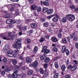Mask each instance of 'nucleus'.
Returning a JSON list of instances; mask_svg holds the SVG:
<instances>
[{
  "instance_id": "nucleus-1",
  "label": "nucleus",
  "mask_w": 78,
  "mask_h": 78,
  "mask_svg": "<svg viewBox=\"0 0 78 78\" xmlns=\"http://www.w3.org/2000/svg\"><path fill=\"white\" fill-rule=\"evenodd\" d=\"M16 32H9L8 33L5 32V33L1 35V37L4 40L7 41H10L11 39H14L17 37Z\"/></svg>"
},
{
  "instance_id": "nucleus-2",
  "label": "nucleus",
  "mask_w": 78,
  "mask_h": 78,
  "mask_svg": "<svg viewBox=\"0 0 78 78\" xmlns=\"http://www.w3.org/2000/svg\"><path fill=\"white\" fill-rule=\"evenodd\" d=\"M22 39L19 38L15 40V44L14 48H19L21 47V42Z\"/></svg>"
},
{
  "instance_id": "nucleus-3",
  "label": "nucleus",
  "mask_w": 78,
  "mask_h": 78,
  "mask_svg": "<svg viewBox=\"0 0 78 78\" xmlns=\"http://www.w3.org/2000/svg\"><path fill=\"white\" fill-rule=\"evenodd\" d=\"M66 17L67 20H69V21H73L74 19H75V15L72 14L67 15L66 16Z\"/></svg>"
},
{
  "instance_id": "nucleus-4",
  "label": "nucleus",
  "mask_w": 78,
  "mask_h": 78,
  "mask_svg": "<svg viewBox=\"0 0 78 78\" xmlns=\"http://www.w3.org/2000/svg\"><path fill=\"white\" fill-rule=\"evenodd\" d=\"M38 64H39L38 62H37V61H36L34 62L32 64L30 63L29 64V67H33L34 68H36V67H37Z\"/></svg>"
},
{
  "instance_id": "nucleus-5",
  "label": "nucleus",
  "mask_w": 78,
  "mask_h": 78,
  "mask_svg": "<svg viewBox=\"0 0 78 78\" xmlns=\"http://www.w3.org/2000/svg\"><path fill=\"white\" fill-rule=\"evenodd\" d=\"M14 53V51L12 50H10L8 51L7 53H6V55L7 56H9V57H11V55H12Z\"/></svg>"
},
{
  "instance_id": "nucleus-6",
  "label": "nucleus",
  "mask_w": 78,
  "mask_h": 78,
  "mask_svg": "<svg viewBox=\"0 0 78 78\" xmlns=\"http://www.w3.org/2000/svg\"><path fill=\"white\" fill-rule=\"evenodd\" d=\"M44 72L45 73L43 75V77L44 78H46L48 75V69H45Z\"/></svg>"
},
{
  "instance_id": "nucleus-7",
  "label": "nucleus",
  "mask_w": 78,
  "mask_h": 78,
  "mask_svg": "<svg viewBox=\"0 0 78 78\" xmlns=\"http://www.w3.org/2000/svg\"><path fill=\"white\" fill-rule=\"evenodd\" d=\"M6 22L8 24H12V23H14V20L12 19H8L6 20Z\"/></svg>"
},
{
  "instance_id": "nucleus-8",
  "label": "nucleus",
  "mask_w": 78,
  "mask_h": 78,
  "mask_svg": "<svg viewBox=\"0 0 78 78\" xmlns=\"http://www.w3.org/2000/svg\"><path fill=\"white\" fill-rule=\"evenodd\" d=\"M31 9L32 10L36 11L37 9V6L35 5H32L31 6Z\"/></svg>"
},
{
  "instance_id": "nucleus-9",
  "label": "nucleus",
  "mask_w": 78,
  "mask_h": 78,
  "mask_svg": "<svg viewBox=\"0 0 78 78\" xmlns=\"http://www.w3.org/2000/svg\"><path fill=\"white\" fill-rule=\"evenodd\" d=\"M31 27L32 28H36L37 27V24L36 23H32L31 24Z\"/></svg>"
},
{
  "instance_id": "nucleus-10",
  "label": "nucleus",
  "mask_w": 78,
  "mask_h": 78,
  "mask_svg": "<svg viewBox=\"0 0 78 78\" xmlns=\"http://www.w3.org/2000/svg\"><path fill=\"white\" fill-rule=\"evenodd\" d=\"M66 50V47L65 46H63L62 47V52L63 53H64Z\"/></svg>"
},
{
  "instance_id": "nucleus-11",
  "label": "nucleus",
  "mask_w": 78,
  "mask_h": 78,
  "mask_svg": "<svg viewBox=\"0 0 78 78\" xmlns=\"http://www.w3.org/2000/svg\"><path fill=\"white\" fill-rule=\"evenodd\" d=\"M12 78H17L18 77L17 74L16 73H14L12 75Z\"/></svg>"
},
{
  "instance_id": "nucleus-12",
  "label": "nucleus",
  "mask_w": 78,
  "mask_h": 78,
  "mask_svg": "<svg viewBox=\"0 0 78 78\" xmlns=\"http://www.w3.org/2000/svg\"><path fill=\"white\" fill-rule=\"evenodd\" d=\"M26 60L27 63H30L31 62V59L29 57H27L26 58Z\"/></svg>"
},
{
  "instance_id": "nucleus-13",
  "label": "nucleus",
  "mask_w": 78,
  "mask_h": 78,
  "mask_svg": "<svg viewBox=\"0 0 78 78\" xmlns=\"http://www.w3.org/2000/svg\"><path fill=\"white\" fill-rule=\"evenodd\" d=\"M52 21L54 22H57L58 21V18L57 17H54L53 18Z\"/></svg>"
},
{
  "instance_id": "nucleus-14",
  "label": "nucleus",
  "mask_w": 78,
  "mask_h": 78,
  "mask_svg": "<svg viewBox=\"0 0 78 78\" xmlns=\"http://www.w3.org/2000/svg\"><path fill=\"white\" fill-rule=\"evenodd\" d=\"M33 73V70L29 69L27 75H32Z\"/></svg>"
},
{
  "instance_id": "nucleus-15",
  "label": "nucleus",
  "mask_w": 78,
  "mask_h": 78,
  "mask_svg": "<svg viewBox=\"0 0 78 78\" xmlns=\"http://www.w3.org/2000/svg\"><path fill=\"white\" fill-rule=\"evenodd\" d=\"M23 52L21 54L18 55V56L19 57V58H20V59L23 60L24 59V58H23Z\"/></svg>"
},
{
  "instance_id": "nucleus-16",
  "label": "nucleus",
  "mask_w": 78,
  "mask_h": 78,
  "mask_svg": "<svg viewBox=\"0 0 78 78\" xmlns=\"http://www.w3.org/2000/svg\"><path fill=\"white\" fill-rule=\"evenodd\" d=\"M37 50H38L37 46H35L33 50V53H36L37 52Z\"/></svg>"
},
{
  "instance_id": "nucleus-17",
  "label": "nucleus",
  "mask_w": 78,
  "mask_h": 78,
  "mask_svg": "<svg viewBox=\"0 0 78 78\" xmlns=\"http://www.w3.org/2000/svg\"><path fill=\"white\" fill-rule=\"evenodd\" d=\"M77 68V67L76 66H72L71 68V71H74L75 70H76V69Z\"/></svg>"
},
{
  "instance_id": "nucleus-18",
  "label": "nucleus",
  "mask_w": 78,
  "mask_h": 78,
  "mask_svg": "<svg viewBox=\"0 0 78 78\" xmlns=\"http://www.w3.org/2000/svg\"><path fill=\"white\" fill-rule=\"evenodd\" d=\"M62 21L63 23H66L67 22V18L66 17H63L62 19Z\"/></svg>"
},
{
  "instance_id": "nucleus-19",
  "label": "nucleus",
  "mask_w": 78,
  "mask_h": 78,
  "mask_svg": "<svg viewBox=\"0 0 78 78\" xmlns=\"http://www.w3.org/2000/svg\"><path fill=\"white\" fill-rule=\"evenodd\" d=\"M52 41L54 42H57L58 41V40L55 37H51Z\"/></svg>"
},
{
  "instance_id": "nucleus-20",
  "label": "nucleus",
  "mask_w": 78,
  "mask_h": 78,
  "mask_svg": "<svg viewBox=\"0 0 78 78\" xmlns=\"http://www.w3.org/2000/svg\"><path fill=\"white\" fill-rule=\"evenodd\" d=\"M62 70L63 72H65L66 70V65H63L61 67Z\"/></svg>"
},
{
  "instance_id": "nucleus-21",
  "label": "nucleus",
  "mask_w": 78,
  "mask_h": 78,
  "mask_svg": "<svg viewBox=\"0 0 78 78\" xmlns=\"http://www.w3.org/2000/svg\"><path fill=\"white\" fill-rule=\"evenodd\" d=\"M53 12V9H50L47 11V13L48 14H51Z\"/></svg>"
},
{
  "instance_id": "nucleus-22",
  "label": "nucleus",
  "mask_w": 78,
  "mask_h": 78,
  "mask_svg": "<svg viewBox=\"0 0 78 78\" xmlns=\"http://www.w3.org/2000/svg\"><path fill=\"white\" fill-rule=\"evenodd\" d=\"M43 25L45 27H48L49 26V24L48 23L45 22L43 23Z\"/></svg>"
},
{
  "instance_id": "nucleus-23",
  "label": "nucleus",
  "mask_w": 78,
  "mask_h": 78,
  "mask_svg": "<svg viewBox=\"0 0 78 78\" xmlns=\"http://www.w3.org/2000/svg\"><path fill=\"white\" fill-rule=\"evenodd\" d=\"M43 4L44 5H45V6H48L49 5V3H48V2H46V1H44L43 2Z\"/></svg>"
},
{
  "instance_id": "nucleus-24",
  "label": "nucleus",
  "mask_w": 78,
  "mask_h": 78,
  "mask_svg": "<svg viewBox=\"0 0 78 78\" xmlns=\"http://www.w3.org/2000/svg\"><path fill=\"white\" fill-rule=\"evenodd\" d=\"M44 52V55H47L48 53H50V50L47 49V50H45Z\"/></svg>"
},
{
  "instance_id": "nucleus-25",
  "label": "nucleus",
  "mask_w": 78,
  "mask_h": 78,
  "mask_svg": "<svg viewBox=\"0 0 78 78\" xmlns=\"http://www.w3.org/2000/svg\"><path fill=\"white\" fill-rule=\"evenodd\" d=\"M48 50L47 49V46H45L43 47V49H42V50L41 51V52H42V53L43 52H44V51L45 50Z\"/></svg>"
},
{
  "instance_id": "nucleus-26",
  "label": "nucleus",
  "mask_w": 78,
  "mask_h": 78,
  "mask_svg": "<svg viewBox=\"0 0 78 78\" xmlns=\"http://www.w3.org/2000/svg\"><path fill=\"white\" fill-rule=\"evenodd\" d=\"M37 11L38 12H40L42 11V8L40 7H37Z\"/></svg>"
},
{
  "instance_id": "nucleus-27",
  "label": "nucleus",
  "mask_w": 78,
  "mask_h": 78,
  "mask_svg": "<svg viewBox=\"0 0 78 78\" xmlns=\"http://www.w3.org/2000/svg\"><path fill=\"white\" fill-rule=\"evenodd\" d=\"M48 10V8L45 7L43 8V12H47Z\"/></svg>"
},
{
  "instance_id": "nucleus-28",
  "label": "nucleus",
  "mask_w": 78,
  "mask_h": 78,
  "mask_svg": "<svg viewBox=\"0 0 78 78\" xmlns=\"http://www.w3.org/2000/svg\"><path fill=\"white\" fill-rule=\"evenodd\" d=\"M76 34L75 33L73 32L70 35V38H73L74 37V36Z\"/></svg>"
},
{
  "instance_id": "nucleus-29",
  "label": "nucleus",
  "mask_w": 78,
  "mask_h": 78,
  "mask_svg": "<svg viewBox=\"0 0 78 78\" xmlns=\"http://www.w3.org/2000/svg\"><path fill=\"white\" fill-rule=\"evenodd\" d=\"M59 77V74L58 73H55L54 76V78H58Z\"/></svg>"
},
{
  "instance_id": "nucleus-30",
  "label": "nucleus",
  "mask_w": 78,
  "mask_h": 78,
  "mask_svg": "<svg viewBox=\"0 0 78 78\" xmlns=\"http://www.w3.org/2000/svg\"><path fill=\"white\" fill-rule=\"evenodd\" d=\"M45 58L44 62H46V63H47V62H48L50 61V59L48 58Z\"/></svg>"
},
{
  "instance_id": "nucleus-31",
  "label": "nucleus",
  "mask_w": 78,
  "mask_h": 78,
  "mask_svg": "<svg viewBox=\"0 0 78 78\" xmlns=\"http://www.w3.org/2000/svg\"><path fill=\"white\" fill-rule=\"evenodd\" d=\"M40 72L41 74H44V70L42 68H40Z\"/></svg>"
},
{
  "instance_id": "nucleus-32",
  "label": "nucleus",
  "mask_w": 78,
  "mask_h": 78,
  "mask_svg": "<svg viewBox=\"0 0 78 78\" xmlns=\"http://www.w3.org/2000/svg\"><path fill=\"white\" fill-rule=\"evenodd\" d=\"M46 58V55H43L41 57V60H44V59H45Z\"/></svg>"
},
{
  "instance_id": "nucleus-33",
  "label": "nucleus",
  "mask_w": 78,
  "mask_h": 78,
  "mask_svg": "<svg viewBox=\"0 0 78 78\" xmlns=\"http://www.w3.org/2000/svg\"><path fill=\"white\" fill-rule=\"evenodd\" d=\"M15 9V8L14 7V6H12L11 8H10V11H13Z\"/></svg>"
},
{
  "instance_id": "nucleus-34",
  "label": "nucleus",
  "mask_w": 78,
  "mask_h": 78,
  "mask_svg": "<svg viewBox=\"0 0 78 78\" xmlns=\"http://www.w3.org/2000/svg\"><path fill=\"white\" fill-rule=\"evenodd\" d=\"M15 14L16 16H19V10H17L16 11Z\"/></svg>"
},
{
  "instance_id": "nucleus-35",
  "label": "nucleus",
  "mask_w": 78,
  "mask_h": 78,
  "mask_svg": "<svg viewBox=\"0 0 78 78\" xmlns=\"http://www.w3.org/2000/svg\"><path fill=\"white\" fill-rule=\"evenodd\" d=\"M65 51L66 55L67 56H69V54H70V52L69 51V50L68 49H66Z\"/></svg>"
},
{
  "instance_id": "nucleus-36",
  "label": "nucleus",
  "mask_w": 78,
  "mask_h": 78,
  "mask_svg": "<svg viewBox=\"0 0 78 78\" xmlns=\"http://www.w3.org/2000/svg\"><path fill=\"white\" fill-rule=\"evenodd\" d=\"M55 67L56 69H58L59 67V66L58 65V63L57 62H55Z\"/></svg>"
},
{
  "instance_id": "nucleus-37",
  "label": "nucleus",
  "mask_w": 78,
  "mask_h": 78,
  "mask_svg": "<svg viewBox=\"0 0 78 78\" xmlns=\"http://www.w3.org/2000/svg\"><path fill=\"white\" fill-rule=\"evenodd\" d=\"M52 51H55V52H57V51H58V50L56 48H52Z\"/></svg>"
},
{
  "instance_id": "nucleus-38",
  "label": "nucleus",
  "mask_w": 78,
  "mask_h": 78,
  "mask_svg": "<svg viewBox=\"0 0 78 78\" xmlns=\"http://www.w3.org/2000/svg\"><path fill=\"white\" fill-rule=\"evenodd\" d=\"M45 41V38L41 37L39 40L40 42H44Z\"/></svg>"
},
{
  "instance_id": "nucleus-39",
  "label": "nucleus",
  "mask_w": 78,
  "mask_h": 78,
  "mask_svg": "<svg viewBox=\"0 0 78 78\" xmlns=\"http://www.w3.org/2000/svg\"><path fill=\"white\" fill-rule=\"evenodd\" d=\"M13 64L15 65V64H16L17 63V61L16 60L14 59L12 61Z\"/></svg>"
},
{
  "instance_id": "nucleus-40",
  "label": "nucleus",
  "mask_w": 78,
  "mask_h": 78,
  "mask_svg": "<svg viewBox=\"0 0 78 78\" xmlns=\"http://www.w3.org/2000/svg\"><path fill=\"white\" fill-rule=\"evenodd\" d=\"M8 49H7L5 48H4L3 49V51L4 52V53H8Z\"/></svg>"
},
{
  "instance_id": "nucleus-41",
  "label": "nucleus",
  "mask_w": 78,
  "mask_h": 78,
  "mask_svg": "<svg viewBox=\"0 0 78 78\" xmlns=\"http://www.w3.org/2000/svg\"><path fill=\"white\" fill-rule=\"evenodd\" d=\"M70 7L71 9H75V5H72L70 6Z\"/></svg>"
},
{
  "instance_id": "nucleus-42",
  "label": "nucleus",
  "mask_w": 78,
  "mask_h": 78,
  "mask_svg": "<svg viewBox=\"0 0 78 78\" xmlns=\"http://www.w3.org/2000/svg\"><path fill=\"white\" fill-rule=\"evenodd\" d=\"M63 43L64 44H66L67 43V40L65 38H64L62 40Z\"/></svg>"
},
{
  "instance_id": "nucleus-43",
  "label": "nucleus",
  "mask_w": 78,
  "mask_h": 78,
  "mask_svg": "<svg viewBox=\"0 0 78 78\" xmlns=\"http://www.w3.org/2000/svg\"><path fill=\"white\" fill-rule=\"evenodd\" d=\"M25 42H27V43H30L31 40L29 38L25 40Z\"/></svg>"
},
{
  "instance_id": "nucleus-44",
  "label": "nucleus",
  "mask_w": 78,
  "mask_h": 78,
  "mask_svg": "<svg viewBox=\"0 0 78 78\" xmlns=\"http://www.w3.org/2000/svg\"><path fill=\"white\" fill-rule=\"evenodd\" d=\"M22 28L23 31H26L27 30V28L25 26L23 27Z\"/></svg>"
},
{
  "instance_id": "nucleus-45",
  "label": "nucleus",
  "mask_w": 78,
  "mask_h": 78,
  "mask_svg": "<svg viewBox=\"0 0 78 78\" xmlns=\"http://www.w3.org/2000/svg\"><path fill=\"white\" fill-rule=\"evenodd\" d=\"M74 41H78V37L76 36H75L73 38Z\"/></svg>"
},
{
  "instance_id": "nucleus-46",
  "label": "nucleus",
  "mask_w": 78,
  "mask_h": 78,
  "mask_svg": "<svg viewBox=\"0 0 78 78\" xmlns=\"http://www.w3.org/2000/svg\"><path fill=\"white\" fill-rule=\"evenodd\" d=\"M4 71L5 72H9V71H11V69L8 68H6L4 69Z\"/></svg>"
},
{
  "instance_id": "nucleus-47",
  "label": "nucleus",
  "mask_w": 78,
  "mask_h": 78,
  "mask_svg": "<svg viewBox=\"0 0 78 78\" xmlns=\"http://www.w3.org/2000/svg\"><path fill=\"white\" fill-rule=\"evenodd\" d=\"M52 16H53V17L55 16L56 17H57V18H59V16L56 13H54V14L52 15Z\"/></svg>"
},
{
  "instance_id": "nucleus-48",
  "label": "nucleus",
  "mask_w": 78,
  "mask_h": 78,
  "mask_svg": "<svg viewBox=\"0 0 78 78\" xmlns=\"http://www.w3.org/2000/svg\"><path fill=\"white\" fill-rule=\"evenodd\" d=\"M54 16V15H52L51 16H48L47 17V18L48 19H51V17H53Z\"/></svg>"
},
{
  "instance_id": "nucleus-49",
  "label": "nucleus",
  "mask_w": 78,
  "mask_h": 78,
  "mask_svg": "<svg viewBox=\"0 0 78 78\" xmlns=\"http://www.w3.org/2000/svg\"><path fill=\"white\" fill-rule=\"evenodd\" d=\"M6 48V49H7V50H8L9 49V45L8 44H6L5 45V47L4 48Z\"/></svg>"
},
{
  "instance_id": "nucleus-50",
  "label": "nucleus",
  "mask_w": 78,
  "mask_h": 78,
  "mask_svg": "<svg viewBox=\"0 0 78 78\" xmlns=\"http://www.w3.org/2000/svg\"><path fill=\"white\" fill-rule=\"evenodd\" d=\"M65 78H70V76L69 75H66L65 76Z\"/></svg>"
},
{
  "instance_id": "nucleus-51",
  "label": "nucleus",
  "mask_w": 78,
  "mask_h": 78,
  "mask_svg": "<svg viewBox=\"0 0 78 78\" xmlns=\"http://www.w3.org/2000/svg\"><path fill=\"white\" fill-rule=\"evenodd\" d=\"M9 14H7L5 15V18H9Z\"/></svg>"
},
{
  "instance_id": "nucleus-52",
  "label": "nucleus",
  "mask_w": 78,
  "mask_h": 78,
  "mask_svg": "<svg viewBox=\"0 0 78 78\" xmlns=\"http://www.w3.org/2000/svg\"><path fill=\"white\" fill-rule=\"evenodd\" d=\"M13 71H14V73H17L18 72V69H15L13 70Z\"/></svg>"
},
{
  "instance_id": "nucleus-53",
  "label": "nucleus",
  "mask_w": 78,
  "mask_h": 78,
  "mask_svg": "<svg viewBox=\"0 0 78 78\" xmlns=\"http://www.w3.org/2000/svg\"><path fill=\"white\" fill-rule=\"evenodd\" d=\"M19 66H18L17 65L15 66V69H17L18 70H19Z\"/></svg>"
},
{
  "instance_id": "nucleus-54",
  "label": "nucleus",
  "mask_w": 78,
  "mask_h": 78,
  "mask_svg": "<svg viewBox=\"0 0 78 78\" xmlns=\"http://www.w3.org/2000/svg\"><path fill=\"white\" fill-rule=\"evenodd\" d=\"M44 67L45 69H47L48 67V65L47 64H44Z\"/></svg>"
},
{
  "instance_id": "nucleus-55",
  "label": "nucleus",
  "mask_w": 78,
  "mask_h": 78,
  "mask_svg": "<svg viewBox=\"0 0 78 78\" xmlns=\"http://www.w3.org/2000/svg\"><path fill=\"white\" fill-rule=\"evenodd\" d=\"M51 26L52 27H55V25H56V23H52L51 24Z\"/></svg>"
},
{
  "instance_id": "nucleus-56",
  "label": "nucleus",
  "mask_w": 78,
  "mask_h": 78,
  "mask_svg": "<svg viewBox=\"0 0 78 78\" xmlns=\"http://www.w3.org/2000/svg\"><path fill=\"white\" fill-rule=\"evenodd\" d=\"M3 62H8V60H7V59L6 58H4L3 60Z\"/></svg>"
},
{
  "instance_id": "nucleus-57",
  "label": "nucleus",
  "mask_w": 78,
  "mask_h": 78,
  "mask_svg": "<svg viewBox=\"0 0 78 78\" xmlns=\"http://www.w3.org/2000/svg\"><path fill=\"white\" fill-rule=\"evenodd\" d=\"M72 65H69V66L67 67V68L68 69H71L72 68Z\"/></svg>"
},
{
  "instance_id": "nucleus-58",
  "label": "nucleus",
  "mask_w": 78,
  "mask_h": 78,
  "mask_svg": "<svg viewBox=\"0 0 78 78\" xmlns=\"http://www.w3.org/2000/svg\"><path fill=\"white\" fill-rule=\"evenodd\" d=\"M17 28L19 29V30L21 31V26H17Z\"/></svg>"
},
{
  "instance_id": "nucleus-59",
  "label": "nucleus",
  "mask_w": 78,
  "mask_h": 78,
  "mask_svg": "<svg viewBox=\"0 0 78 78\" xmlns=\"http://www.w3.org/2000/svg\"><path fill=\"white\" fill-rule=\"evenodd\" d=\"M41 22H45V19L42 18L41 19Z\"/></svg>"
},
{
  "instance_id": "nucleus-60",
  "label": "nucleus",
  "mask_w": 78,
  "mask_h": 78,
  "mask_svg": "<svg viewBox=\"0 0 78 78\" xmlns=\"http://www.w3.org/2000/svg\"><path fill=\"white\" fill-rule=\"evenodd\" d=\"M11 6H12V5H7V7L8 9H9L10 8H11Z\"/></svg>"
},
{
  "instance_id": "nucleus-61",
  "label": "nucleus",
  "mask_w": 78,
  "mask_h": 78,
  "mask_svg": "<svg viewBox=\"0 0 78 78\" xmlns=\"http://www.w3.org/2000/svg\"><path fill=\"white\" fill-rule=\"evenodd\" d=\"M15 52L16 53H18L19 52V50L17 49H16L15 50Z\"/></svg>"
},
{
  "instance_id": "nucleus-62",
  "label": "nucleus",
  "mask_w": 78,
  "mask_h": 78,
  "mask_svg": "<svg viewBox=\"0 0 78 78\" xmlns=\"http://www.w3.org/2000/svg\"><path fill=\"white\" fill-rule=\"evenodd\" d=\"M75 11L76 12H78V8H76L75 9Z\"/></svg>"
},
{
  "instance_id": "nucleus-63",
  "label": "nucleus",
  "mask_w": 78,
  "mask_h": 78,
  "mask_svg": "<svg viewBox=\"0 0 78 78\" xmlns=\"http://www.w3.org/2000/svg\"><path fill=\"white\" fill-rule=\"evenodd\" d=\"M5 73L4 71H2L1 72V75H5Z\"/></svg>"
},
{
  "instance_id": "nucleus-64",
  "label": "nucleus",
  "mask_w": 78,
  "mask_h": 78,
  "mask_svg": "<svg viewBox=\"0 0 78 78\" xmlns=\"http://www.w3.org/2000/svg\"><path fill=\"white\" fill-rule=\"evenodd\" d=\"M75 46H76V48L78 49V43H76Z\"/></svg>"
}]
</instances>
